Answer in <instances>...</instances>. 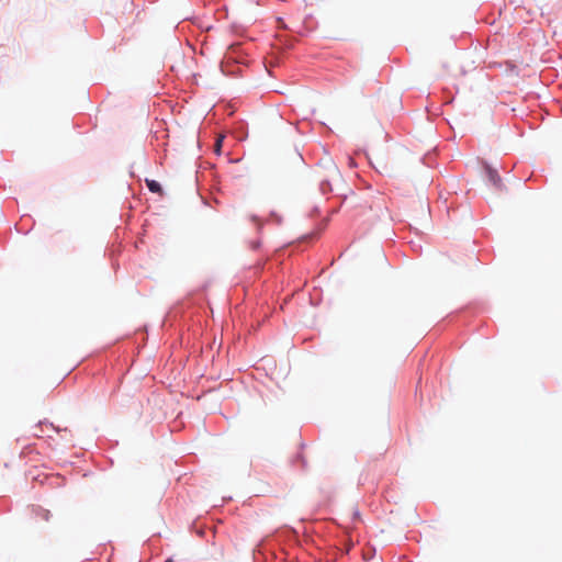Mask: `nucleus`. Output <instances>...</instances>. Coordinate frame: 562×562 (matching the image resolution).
Wrapping results in <instances>:
<instances>
[{"label":"nucleus","instance_id":"nucleus-1","mask_svg":"<svg viewBox=\"0 0 562 562\" xmlns=\"http://www.w3.org/2000/svg\"><path fill=\"white\" fill-rule=\"evenodd\" d=\"M315 176L321 190L326 193L331 191L333 183L340 178V172L333 159L327 157L318 162Z\"/></svg>","mask_w":562,"mask_h":562},{"label":"nucleus","instance_id":"nucleus-2","mask_svg":"<svg viewBox=\"0 0 562 562\" xmlns=\"http://www.w3.org/2000/svg\"><path fill=\"white\" fill-rule=\"evenodd\" d=\"M486 175L490 182H492L495 187L499 188L502 186V179L496 170L492 169L491 167H487Z\"/></svg>","mask_w":562,"mask_h":562},{"label":"nucleus","instance_id":"nucleus-3","mask_svg":"<svg viewBox=\"0 0 562 562\" xmlns=\"http://www.w3.org/2000/svg\"><path fill=\"white\" fill-rule=\"evenodd\" d=\"M147 188L153 193H162V188L156 180H146Z\"/></svg>","mask_w":562,"mask_h":562},{"label":"nucleus","instance_id":"nucleus-4","mask_svg":"<svg viewBox=\"0 0 562 562\" xmlns=\"http://www.w3.org/2000/svg\"><path fill=\"white\" fill-rule=\"evenodd\" d=\"M43 426L48 427V424L40 423L37 426H35V430L33 431V435L35 437H38V438L43 437V434H44ZM49 427L53 428V425L49 424Z\"/></svg>","mask_w":562,"mask_h":562},{"label":"nucleus","instance_id":"nucleus-5","mask_svg":"<svg viewBox=\"0 0 562 562\" xmlns=\"http://www.w3.org/2000/svg\"><path fill=\"white\" fill-rule=\"evenodd\" d=\"M222 142H223V137H218L215 145H214V150L215 153L220 154L221 153V148H222Z\"/></svg>","mask_w":562,"mask_h":562}]
</instances>
